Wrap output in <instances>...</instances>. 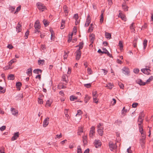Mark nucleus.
<instances>
[{
    "label": "nucleus",
    "instance_id": "aec40b11",
    "mask_svg": "<svg viewBox=\"0 0 153 153\" xmlns=\"http://www.w3.org/2000/svg\"><path fill=\"white\" fill-rule=\"evenodd\" d=\"M32 69L30 68L27 69L26 73L28 75L30 76L32 74Z\"/></svg>",
    "mask_w": 153,
    "mask_h": 153
},
{
    "label": "nucleus",
    "instance_id": "864d4df0",
    "mask_svg": "<svg viewBox=\"0 0 153 153\" xmlns=\"http://www.w3.org/2000/svg\"><path fill=\"white\" fill-rule=\"evenodd\" d=\"M72 34H71V35L69 36H68V42H71V40L72 39Z\"/></svg>",
    "mask_w": 153,
    "mask_h": 153
},
{
    "label": "nucleus",
    "instance_id": "ddd939ff",
    "mask_svg": "<svg viewBox=\"0 0 153 153\" xmlns=\"http://www.w3.org/2000/svg\"><path fill=\"white\" fill-rule=\"evenodd\" d=\"M136 82L140 85H146V82H143L141 79H138L137 80Z\"/></svg>",
    "mask_w": 153,
    "mask_h": 153
},
{
    "label": "nucleus",
    "instance_id": "dca6fc26",
    "mask_svg": "<svg viewBox=\"0 0 153 153\" xmlns=\"http://www.w3.org/2000/svg\"><path fill=\"white\" fill-rule=\"evenodd\" d=\"M62 78L63 80L65 82V85L67 83L68 79L67 76L66 74H63L62 76Z\"/></svg>",
    "mask_w": 153,
    "mask_h": 153
},
{
    "label": "nucleus",
    "instance_id": "c756f323",
    "mask_svg": "<svg viewBox=\"0 0 153 153\" xmlns=\"http://www.w3.org/2000/svg\"><path fill=\"white\" fill-rule=\"evenodd\" d=\"M83 42H80L78 45L79 48L77 50H80V49H82L83 47Z\"/></svg>",
    "mask_w": 153,
    "mask_h": 153
},
{
    "label": "nucleus",
    "instance_id": "9d476101",
    "mask_svg": "<svg viewBox=\"0 0 153 153\" xmlns=\"http://www.w3.org/2000/svg\"><path fill=\"white\" fill-rule=\"evenodd\" d=\"M94 145L95 147L98 148L100 147L101 145V142L99 140H95L94 142Z\"/></svg>",
    "mask_w": 153,
    "mask_h": 153
},
{
    "label": "nucleus",
    "instance_id": "7c9ffc66",
    "mask_svg": "<svg viewBox=\"0 0 153 153\" xmlns=\"http://www.w3.org/2000/svg\"><path fill=\"white\" fill-rule=\"evenodd\" d=\"M65 23V21L63 20V19H62V22H61V27H60V28L61 29H62L63 28H64V27H65V25H64Z\"/></svg>",
    "mask_w": 153,
    "mask_h": 153
},
{
    "label": "nucleus",
    "instance_id": "052dcab7",
    "mask_svg": "<svg viewBox=\"0 0 153 153\" xmlns=\"http://www.w3.org/2000/svg\"><path fill=\"white\" fill-rule=\"evenodd\" d=\"M147 26L146 24L145 23L144 25L142 26L141 29L144 30L147 28Z\"/></svg>",
    "mask_w": 153,
    "mask_h": 153
},
{
    "label": "nucleus",
    "instance_id": "3c124183",
    "mask_svg": "<svg viewBox=\"0 0 153 153\" xmlns=\"http://www.w3.org/2000/svg\"><path fill=\"white\" fill-rule=\"evenodd\" d=\"M87 71L89 74H92V71L90 68H87Z\"/></svg>",
    "mask_w": 153,
    "mask_h": 153
},
{
    "label": "nucleus",
    "instance_id": "4468645a",
    "mask_svg": "<svg viewBox=\"0 0 153 153\" xmlns=\"http://www.w3.org/2000/svg\"><path fill=\"white\" fill-rule=\"evenodd\" d=\"M119 12L120 13H119V17H120L123 20L125 21H126V19L125 16L121 13L120 11H119Z\"/></svg>",
    "mask_w": 153,
    "mask_h": 153
},
{
    "label": "nucleus",
    "instance_id": "e433bc0d",
    "mask_svg": "<svg viewBox=\"0 0 153 153\" xmlns=\"http://www.w3.org/2000/svg\"><path fill=\"white\" fill-rule=\"evenodd\" d=\"M43 24L45 27H46L49 24V22H48L46 20L44 19L43 21Z\"/></svg>",
    "mask_w": 153,
    "mask_h": 153
},
{
    "label": "nucleus",
    "instance_id": "a878e982",
    "mask_svg": "<svg viewBox=\"0 0 153 153\" xmlns=\"http://www.w3.org/2000/svg\"><path fill=\"white\" fill-rule=\"evenodd\" d=\"M146 137H142V138L140 139V143H143V144H145V140L146 139Z\"/></svg>",
    "mask_w": 153,
    "mask_h": 153
},
{
    "label": "nucleus",
    "instance_id": "20e7f679",
    "mask_svg": "<svg viewBox=\"0 0 153 153\" xmlns=\"http://www.w3.org/2000/svg\"><path fill=\"white\" fill-rule=\"evenodd\" d=\"M95 134V128L94 126H92L91 128L90 131L89 135L90 137L92 138H93V136Z\"/></svg>",
    "mask_w": 153,
    "mask_h": 153
},
{
    "label": "nucleus",
    "instance_id": "338daca9",
    "mask_svg": "<svg viewBox=\"0 0 153 153\" xmlns=\"http://www.w3.org/2000/svg\"><path fill=\"white\" fill-rule=\"evenodd\" d=\"M127 152L128 153H132V151L131 150V147H130L127 149Z\"/></svg>",
    "mask_w": 153,
    "mask_h": 153
},
{
    "label": "nucleus",
    "instance_id": "680f3d73",
    "mask_svg": "<svg viewBox=\"0 0 153 153\" xmlns=\"http://www.w3.org/2000/svg\"><path fill=\"white\" fill-rule=\"evenodd\" d=\"M143 118L141 119L140 120H139V118H138V121L139 123L138 124H141L143 123Z\"/></svg>",
    "mask_w": 153,
    "mask_h": 153
},
{
    "label": "nucleus",
    "instance_id": "09e8293b",
    "mask_svg": "<svg viewBox=\"0 0 153 153\" xmlns=\"http://www.w3.org/2000/svg\"><path fill=\"white\" fill-rule=\"evenodd\" d=\"M3 89V87L1 86H0V93H4L5 92V90H3L2 91H1Z\"/></svg>",
    "mask_w": 153,
    "mask_h": 153
},
{
    "label": "nucleus",
    "instance_id": "8fccbe9b",
    "mask_svg": "<svg viewBox=\"0 0 153 153\" xmlns=\"http://www.w3.org/2000/svg\"><path fill=\"white\" fill-rule=\"evenodd\" d=\"M74 18L77 21V20L78 19L79 17L78 14H75L74 16Z\"/></svg>",
    "mask_w": 153,
    "mask_h": 153
},
{
    "label": "nucleus",
    "instance_id": "603ef678",
    "mask_svg": "<svg viewBox=\"0 0 153 153\" xmlns=\"http://www.w3.org/2000/svg\"><path fill=\"white\" fill-rule=\"evenodd\" d=\"M139 70L138 68H135L134 69V72L135 74H137L139 72Z\"/></svg>",
    "mask_w": 153,
    "mask_h": 153
},
{
    "label": "nucleus",
    "instance_id": "774afa93",
    "mask_svg": "<svg viewBox=\"0 0 153 153\" xmlns=\"http://www.w3.org/2000/svg\"><path fill=\"white\" fill-rule=\"evenodd\" d=\"M15 9V7H13L10 6L9 7V10H11L12 12Z\"/></svg>",
    "mask_w": 153,
    "mask_h": 153
},
{
    "label": "nucleus",
    "instance_id": "7ed1b4c3",
    "mask_svg": "<svg viewBox=\"0 0 153 153\" xmlns=\"http://www.w3.org/2000/svg\"><path fill=\"white\" fill-rule=\"evenodd\" d=\"M109 146L111 151H113L114 150L116 151L117 146L116 144L113 143L112 142H110L109 143Z\"/></svg>",
    "mask_w": 153,
    "mask_h": 153
},
{
    "label": "nucleus",
    "instance_id": "c03bdc74",
    "mask_svg": "<svg viewBox=\"0 0 153 153\" xmlns=\"http://www.w3.org/2000/svg\"><path fill=\"white\" fill-rule=\"evenodd\" d=\"M77 153H82V150L79 146L77 147Z\"/></svg>",
    "mask_w": 153,
    "mask_h": 153
},
{
    "label": "nucleus",
    "instance_id": "bf43d9fd",
    "mask_svg": "<svg viewBox=\"0 0 153 153\" xmlns=\"http://www.w3.org/2000/svg\"><path fill=\"white\" fill-rule=\"evenodd\" d=\"M103 13H102L101 14V17L100 19V22L101 23L103 21Z\"/></svg>",
    "mask_w": 153,
    "mask_h": 153
},
{
    "label": "nucleus",
    "instance_id": "0e129e2a",
    "mask_svg": "<svg viewBox=\"0 0 153 153\" xmlns=\"http://www.w3.org/2000/svg\"><path fill=\"white\" fill-rule=\"evenodd\" d=\"M38 102L40 104H42L43 103V101L41 99L39 98Z\"/></svg>",
    "mask_w": 153,
    "mask_h": 153
},
{
    "label": "nucleus",
    "instance_id": "c9c22d12",
    "mask_svg": "<svg viewBox=\"0 0 153 153\" xmlns=\"http://www.w3.org/2000/svg\"><path fill=\"white\" fill-rule=\"evenodd\" d=\"M107 86L108 88L110 89H111L113 87V84L110 83H109L107 84Z\"/></svg>",
    "mask_w": 153,
    "mask_h": 153
},
{
    "label": "nucleus",
    "instance_id": "c85d7f7f",
    "mask_svg": "<svg viewBox=\"0 0 153 153\" xmlns=\"http://www.w3.org/2000/svg\"><path fill=\"white\" fill-rule=\"evenodd\" d=\"M77 99V97L75 96L72 95L70 97V99L71 101H74L76 100Z\"/></svg>",
    "mask_w": 153,
    "mask_h": 153
},
{
    "label": "nucleus",
    "instance_id": "f03ea898",
    "mask_svg": "<svg viewBox=\"0 0 153 153\" xmlns=\"http://www.w3.org/2000/svg\"><path fill=\"white\" fill-rule=\"evenodd\" d=\"M122 72L126 75H129L130 71L129 68L127 67H124L122 69Z\"/></svg>",
    "mask_w": 153,
    "mask_h": 153
},
{
    "label": "nucleus",
    "instance_id": "6ab92c4d",
    "mask_svg": "<svg viewBox=\"0 0 153 153\" xmlns=\"http://www.w3.org/2000/svg\"><path fill=\"white\" fill-rule=\"evenodd\" d=\"M105 37L107 39H110L111 38V34L109 33L105 32Z\"/></svg>",
    "mask_w": 153,
    "mask_h": 153
},
{
    "label": "nucleus",
    "instance_id": "bb28decb",
    "mask_svg": "<svg viewBox=\"0 0 153 153\" xmlns=\"http://www.w3.org/2000/svg\"><path fill=\"white\" fill-rule=\"evenodd\" d=\"M45 63V60L44 59L42 60H39L38 61V64L39 65H43Z\"/></svg>",
    "mask_w": 153,
    "mask_h": 153
},
{
    "label": "nucleus",
    "instance_id": "423d86ee",
    "mask_svg": "<svg viewBox=\"0 0 153 153\" xmlns=\"http://www.w3.org/2000/svg\"><path fill=\"white\" fill-rule=\"evenodd\" d=\"M34 27L35 29L39 30L41 28V26L40 25V22L39 20H37L36 21L34 25Z\"/></svg>",
    "mask_w": 153,
    "mask_h": 153
},
{
    "label": "nucleus",
    "instance_id": "2eb2a0df",
    "mask_svg": "<svg viewBox=\"0 0 153 153\" xmlns=\"http://www.w3.org/2000/svg\"><path fill=\"white\" fill-rule=\"evenodd\" d=\"M21 27L22 25L19 22L16 27V31L18 33L21 32L22 30Z\"/></svg>",
    "mask_w": 153,
    "mask_h": 153
},
{
    "label": "nucleus",
    "instance_id": "ea45409f",
    "mask_svg": "<svg viewBox=\"0 0 153 153\" xmlns=\"http://www.w3.org/2000/svg\"><path fill=\"white\" fill-rule=\"evenodd\" d=\"M16 61V59H12L10 60L9 62V65H11L12 64Z\"/></svg>",
    "mask_w": 153,
    "mask_h": 153
},
{
    "label": "nucleus",
    "instance_id": "b1692460",
    "mask_svg": "<svg viewBox=\"0 0 153 153\" xmlns=\"http://www.w3.org/2000/svg\"><path fill=\"white\" fill-rule=\"evenodd\" d=\"M14 79V76L13 74H10L8 77V79L10 80H13Z\"/></svg>",
    "mask_w": 153,
    "mask_h": 153
},
{
    "label": "nucleus",
    "instance_id": "473e14b6",
    "mask_svg": "<svg viewBox=\"0 0 153 153\" xmlns=\"http://www.w3.org/2000/svg\"><path fill=\"white\" fill-rule=\"evenodd\" d=\"M64 9V12L66 16L67 15L68 13V9L67 8L66 6H65L63 7Z\"/></svg>",
    "mask_w": 153,
    "mask_h": 153
},
{
    "label": "nucleus",
    "instance_id": "5701e85b",
    "mask_svg": "<svg viewBox=\"0 0 153 153\" xmlns=\"http://www.w3.org/2000/svg\"><path fill=\"white\" fill-rule=\"evenodd\" d=\"M22 83L19 82H17L16 83V88H17V89L19 90H20V87L22 86Z\"/></svg>",
    "mask_w": 153,
    "mask_h": 153
},
{
    "label": "nucleus",
    "instance_id": "2f4dec72",
    "mask_svg": "<svg viewBox=\"0 0 153 153\" xmlns=\"http://www.w3.org/2000/svg\"><path fill=\"white\" fill-rule=\"evenodd\" d=\"M93 24H91L90 25V27L88 30V32H90L93 31V28L92 27Z\"/></svg>",
    "mask_w": 153,
    "mask_h": 153
},
{
    "label": "nucleus",
    "instance_id": "cd10ccee",
    "mask_svg": "<svg viewBox=\"0 0 153 153\" xmlns=\"http://www.w3.org/2000/svg\"><path fill=\"white\" fill-rule=\"evenodd\" d=\"M39 72L41 73L42 70L39 69H36L34 70L33 71V73L35 74H38Z\"/></svg>",
    "mask_w": 153,
    "mask_h": 153
},
{
    "label": "nucleus",
    "instance_id": "f704fd0d",
    "mask_svg": "<svg viewBox=\"0 0 153 153\" xmlns=\"http://www.w3.org/2000/svg\"><path fill=\"white\" fill-rule=\"evenodd\" d=\"M144 117V114L143 113V112H141L140 113L139 116L138 118H139V120L140 119H141L142 118H143Z\"/></svg>",
    "mask_w": 153,
    "mask_h": 153
},
{
    "label": "nucleus",
    "instance_id": "5fc2aeb1",
    "mask_svg": "<svg viewBox=\"0 0 153 153\" xmlns=\"http://www.w3.org/2000/svg\"><path fill=\"white\" fill-rule=\"evenodd\" d=\"M21 8V6H18L16 8V11L15 12V13H16V12H18L20 10Z\"/></svg>",
    "mask_w": 153,
    "mask_h": 153
},
{
    "label": "nucleus",
    "instance_id": "69168bd1",
    "mask_svg": "<svg viewBox=\"0 0 153 153\" xmlns=\"http://www.w3.org/2000/svg\"><path fill=\"white\" fill-rule=\"evenodd\" d=\"M112 100L113 101L111 102V103L113 105H114L116 103V100L114 98Z\"/></svg>",
    "mask_w": 153,
    "mask_h": 153
},
{
    "label": "nucleus",
    "instance_id": "4be33fe9",
    "mask_svg": "<svg viewBox=\"0 0 153 153\" xmlns=\"http://www.w3.org/2000/svg\"><path fill=\"white\" fill-rule=\"evenodd\" d=\"M91 97L89 96L88 95H85V103H87L89 100L90 99Z\"/></svg>",
    "mask_w": 153,
    "mask_h": 153
},
{
    "label": "nucleus",
    "instance_id": "4d7b16f0",
    "mask_svg": "<svg viewBox=\"0 0 153 153\" xmlns=\"http://www.w3.org/2000/svg\"><path fill=\"white\" fill-rule=\"evenodd\" d=\"M104 53H105V54H107V55L109 56V57H112V56L111 55L110 53H109L108 52V51H107V52L106 53V52H105V51L104 52Z\"/></svg>",
    "mask_w": 153,
    "mask_h": 153
},
{
    "label": "nucleus",
    "instance_id": "f257e3e1",
    "mask_svg": "<svg viewBox=\"0 0 153 153\" xmlns=\"http://www.w3.org/2000/svg\"><path fill=\"white\" fill-rule=\"evenodd\" d=\"M37 8L40 11H43L46 9V7L44 4L40 2H38L36 4Z\"/></svg>",
    "mask_w": 153,
    "mask_h": 153
},
{
    "label": "nucleus",
    "instance_id": "393cba45",
    "mask_svg": "<svg viewBox=\"0 0 153 153\" xmlns=\"http://www.w3.org/2000/svg\"><path fill=\"white\" fill-rule=\"evenodd\" d=\"M147 40L145 39L144 40L143 43V49L144 50H145L146 47L147 46Z\"/></svg>",
    "mask_w": 153,
    "mask_h": 153
},
{
    "label": "nucleus",
    "instance_id": "de8ad7c7",
    "mask_svg": "<svg viewBox=\"0 0 153 153\" xmlns=\"http://www.w3.org/2000/svg\"><path fill=\"white\" fill-rule=\"evenodd\" d=\"M83 132V128L81 127L79 129L78 131V134L80 135V133Z\"/></svg>",
    "mask_w": 153,
    "mask_h": 153
},
{
    "label": "nucleus",
    "instance_id": "72a5a7b5",
    "mask_svg": "<svg viewBox=\"0 0 153 153\" xmlns=\"http://www.w3.org/2000/svg\"><path fill=\"white\" fill-rule=\"evenodd\" d=\"M122 7L123 9L125 11H128V7L126 5L122 4Z\"/></svg>",
    "mask_w": 153,
    "mask_h": 153
},
{
    "label": "nucleus",
    "instance_id": "f8f14e48",
    "mask_svg": "<svg viewBox=\"0 0 153 153\" xmlns=\"http://www.w3.org/2000/svg\"><path fill=\"white\" fill-rule=\"evenodd\" d=\"M19 134L18 132L15 133L11 139V140L14 141L16 140L19 137Z\"/></svg>",
    "mask_w": 153,
    "mask_h": 153
},
{
    "label": "nucleus",
    "instance_id": "412c9836",
    "mask_svg": "<svg viewBox=\"0 0 153 153\" xmlns=\"http://www.w3.org/2000/svg\"><path fill=\"white\" fill-rule=\"evenodd\" d=\"M138 124L139 126V131L141 134H143V126L141 125V124Z\"/></svg>",
    "mask_w": 153,
    "mask_h": 153
},
{
    "label": "nucleus",
    "instance_id": "0eeeda50",
    "mask_svg": "<svg viewBox=\"0 0 153 153\" xmlns=\"http://www.w3.org/2000/svg\"><path fill=\"white\" fill-rule=\"evenodd\" d=\"M49 118L48 117L46 118L43 122V126L45 127L48 125L49 123Z\"/></svg>",
    "mask_w": 153,
    "mask_h": 153
},
{
    "label": "nucleus",
    "instance_id": "e2e57ef3",
    "mask_svg": "<svg viewBox=\"0 0 153 153\" xmlns=\"http://www.w3.org/2000/svg\"><path fill=\"white\" fill-rule=\"evenodd\" d=\"M6 128V126H3L0 128V130L1 131H2L4 130Z\"/></svg>",
    "mask_w": 153,
    "mask_h": 153
},
{
    "label": "nucleus",
    "instance_id": "79ce46f5",
    "mask_svg": "<svg viewBox=\"0 0 153 153\" xmlns=\"http://www.w3.org/2000/svg\"><path fill=\"white\" fill-rule=\"evenodd\" d=\"M97 127L98 129L100 128H103V124L101 123H99L98 124L97 126Z\"/></svg>",
    "mask_w": 153,
    "mask_h": 153
},
{
    "label": "nucleus",
    "instance_id": "39448f33",
    "mask_svg": "<svg viewBox=\"0 0 153 153\" xmlns=\"http://www.w3.org/2000/svg\"><path fill=\"white\" fill-rule=\"evenodd\" d=\"M91 19L89 15H88L86 19L85 23V27H87L91 22Z\"/></svg>",
    "mask_w": 153,
    "mask_h": 153
},
{
    "label": "nucleus",
    "instance_id": "a18cd8bd",
    "mask_svg": "<svg viewBox=\"0 0 153 153\" xmlns=\"http://www.w3.org/2000/svg\"><path fill=\"white\" fill-rule=\"evenodd\" d=\"M82 114V111L80 110H77V113L76 114V116H77V115H80Z\"/></svg>",
    "mask_w": 153,
    "mask_h": 153
},
{
    "label": "nucleus",
    "instance_id": "6e6d98bb",
    "mask_svg": "<svg viewBox=\"0 0 153 153\" xmlns=\"http://www.w3.org/2000/svg\"><path fill=\"white\" fill-rule=\"evenodd\" d=\"M138 105V103H133L132 105L133 108H136L137 107Z\"/></svg>",
    "mask_w": 153,
    "mask_h": 153
},
{
    "label": "nucleus",
    "instance_id": "a19ab883",
    "mask_svg": "<svg viewBox=\"0 0 153 153\" xmlns=\"http://www.w3.org/2000/svg\"><path fill=\"white\" fill-rule=\"evenodd\" d=\"M118 45L120 47V49L123 48V43L121 41H119Z\"/></svg>",
    "mask_w": 153,
    "mask_h": 153
},
{
    "label": "nucleus",
    "instance_id": "49530a36",
    "mask_svg": "<svg viewBox=\"0 0 153 153\" xmlns=\"http://www.w3.org/2000/svg\"><path fill=\"white\" fill-rule=\"evenodd\" d=\"M153 79V76H151L149 78V79H148L147 80L146 82L147 83L148 82H150L151 81H152Z\"/></svg>",
    "mask_w": 153,
    "mask_h": 153
},
{
    "label": "nucleus",
    "instance_id": "58836bf2",
    "mask_svg": "<svg viewBox=\"0 0 153 153\" xmlns=\"http://www.w3.org/2000/svg\"><path fill=\"white\" fill-rule=\"evenodd\" d=\"M97 92L95 91L93 93V99H95L96 98H97Z\"/></svg>",
    "mask_w": 153,
    "mask_h": 153
},
{
    "label": "nucleus",
    "instance_id": "1a4fd4ad",
    "mask_svg": "<svg viewBox=\"0 0 153 153\" xmlns=\"http://www.w3.org/2000/svg\"><path fill=\"white\" fill-rule=\"evenodd\" d=\"M76 60H79L80 58L81 55V52L80 50H77L76 52Z\"/></svg>",
    "mask_w": 153,
    "mask_h": 153
},
{
    "label": "nucleus",
    "instance_id": "f3484780",
    "mask_svg": "<svg viewBox=\"0 0 153 153\" xmlns=\"http://www.w3.org/2000/svg\"><path fill=\"white\" fill-rule=\"evenodd\" d=\"M103 128H100L98 129L97 132L98 133V134L99 135L101 136H102L103 135Z\"/></svg>",
    "mask_w": 153,
    "mask_h": 153
},
{
    "label": "nucleus",
    "instance_id": "4c0bfd02",
    "mask_svg": "<svg viewBox=\"0 0 153 153\" xmlns=\"http://www.w3.org/2000/svg\"><path fill=\"white\" fill-rule=\"evenodd\" d=\"M51 103L52 102L49 100H48L46 102V106H48L50 107L51 106Z\"/></svg>",
    "mask_w": 153,
    "mask_h": 153
},
{
    "label": "nucleus",
    "instance_id": "a211bd4d",
    "mask_svg": "<svg viewBox=\"0 0 153 153\" xmlns=\"http://www.w3.org/2000/svg\"><path fill=\"white\" fill-rule=\"evenodd\" d=\"M83 142L84 145L87 144V137L86 135L83 136L82 137Z\"/></svg>",
    "mask_w": 153,
    "mask_h": 153
},
{
    "label": "nucleus",
    "instance_id": "37998d69",
    "mask_svg": "<svg viewBox=\"0 0 153 153\" xmlns=\"http://www.w3.org/2000/svg\"><path fill=\"white\" fill-rule=\"evenodd\" d=\"M84 86L87 88H89L91 86V84L90 83L86 84H84Z\"/></svg>",
    "mask_w": 153,
    "mask_h": 153
},
{
    "label": "nucleus",
    "instance_id": "6e6552de",
    "mask_svg": "<svg viewBox=\"0 0 153 153\" xmlns=\"http://www.w3.org/2000/svg\"><path fill=\"white\" fill-rule=\"evenodd\" d=\"M141 71L144 74L149 75L150 74V72L151 71V70L149 68H144L142 69Z\"/></svg>",
    "mask_w": 153,
    "mask_h": 153
},
{
    "label": "nucleus",
    "instance_id": "13d9d810",
    "mask_svg": "<svg viewBox=\"0 0 153 153\" xmlns=\"http://www.w3.org/2000/svg\"><path fill=\"white\" fill-rule=\"evenodd\" d=\"M29 32L28 31H27L25 33V38L26 39H27L28 38V36L29 35Z\"/></svg>",
    "mask_w": 153,
    "mask_h": 153
},
{
    "label": "nucleus",
    "instance_id": "9b49d317",
    "mask_svg": "<svg viewBox=\"0 0 153 153\" xmlns=\"http://www.w3.org/2000/svg\"><path fill=\"white\" fill-rule=\"evenodd\" d=\"M11 111L12 114L14 116H17L18 114V112L14 108H11Z\"/></svg>",
    "mask_w": 153,
    "mask_h": 153
}]
</instances>
